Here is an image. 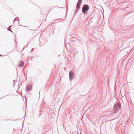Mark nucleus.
Instances as JSON below:
<instances>
[{
	"label": "nucleus",
	"mask_w": 134,
	"mask_h": 134,
	"mask_svg": "<svg viewBox=\"0 0 134 134\" xmlns=\"http://www.w3.org/2000/svg\"><path fill=\"white\" fill-rule=\"evenodd\" d=\"M89 9L88 5L86 4L84 5L82 7V11L84 14H86Z\"/></svg>",
	"instance_id": "obj_1"
},
{
	"label": "nucleus",
	"mask_w": 134,
	"mask_h": 134,
	"mask_svg": "<svg viewBox=\"0 0 134 134\" xmlns=\"http://www.w3.org/2000/svg\"><path fill=\"white\" fill-rule=\"evenodd\" d=\"M120 105L118 103L115 104L114 106V110L115 113H116L120 108Z\"/></svg>",
	"instance_id": "obj_2"
},
{
	"label": "nucleus",
	"mask_w": 134,
	"mask_h": 134,
	"mask_svg": "<svg viewBox=\"0 0 134 134\" xmlns=\"http://www.w3.org/2000/svg\"><path fill=\"white\" fill-rule=\"evenodd\" d=\"M82 0H79L76 6V8L74 12L75 14H76L78 12V10L79 9L80 5L81 3Z\"/></svg>",
	"instance_id": "obj_3"
},
{
	"label": "nucleus",
	"mask_w": 134,
	"mask_h": 134,
	"mask_svg": "<svg viewBox=\"0 0 134 134\" xmlns=\"http://www.w3.org/2000/svg\"><path fill=\"white\" fill-rule=\"evenodd\" d=\"M69 76L70 80L71 81L75 77L74 73L71 71L69 72Z\"/></svg>",
	"instance_id": "obj_4"
},
{
	"label": "nucleus",
	"mask_w": 134,
	"mask_h": 134,
	"mask_svg": "<svg viewBox=\"0 0 134 134\" xmlns=\"http://www.w3.org/2000/svg\"><path fill=\"white\" fill-rule=\"evenodd\" d=\"M32 88V86L31 85H27L26 87L27 91H29L31 90Z\"/></svg>",
	"instance_id": "obj_5"
},
{
	"label": "nucleus",
	"mask_w": 134,
	"mask_h": 134,
	"mask_svg": "<svg viewBox=\"0 0 134 134\" xmlns=\"http://www.w3.org/2000/svg\"><path fill=\"white\" fill-rule=\"evenodd\" d=\"M24 63L23 61H21L17 65V66L19 67H22L24 65Z\"/></svg>",
	"instance_id": "obj_6"
},
{
	"label": "nucleus",
	"mask_w": 134,
	"mask_h": 134,
	"mask_svg": "<svg viewBox=\"0 0 134 134\" xmlns=\"http://www.w3.org/2000/svg\"><path fill=\"white\" fill-rule=\"evenodd\" d=\"M15 20H16V21H18V20H18V17H16V18H15V19L13 21V23H14Z\"/></svg>",
	"instance_id": "obj_7"
},
{
	"label": "nucleus",
	"mask_w": 134,
	"mask_h": 134,
	"mask_svg": "<svg viewBox=\"0 0 134 134\" xmlns=\"http://www.w3.org/2000/svg\"><path fill=\"white\" fill-rule=\"evenodd\" d=\"M11 26H9L7 30H8L9 31L10 30V29H11L10 27Z\"/></svg>",
	"instance_id": "obj_8"
},
{
	"label": "nucleus",
	"mask_w": 134,
	"mask_h": 134,
	"mask_svg": "<svg viewBox=\"0 0 134 134\" xmlns=\"http://www.w3.org/2000/svg\"><path fill=\"white\" fill-rule=\"evenodd\" d=\"M15 80H13V82L14 83V84H13V85L14 86H14L15 85Z\"/></svg>",
	"instance_id": "obj_9"
},
{
	"label": "nucleus",
	"mask_w": 134,
	"mask_h": 134,
	"mask_svg": "<svg viewBox=\"0 0 134 134\" xmlns=\"http://www.w3.org/2000/svg\"><path fill=\"white\" fill-rule=\"evenodd\" d=\"M41 113H40V115H39V117H40L41 115Z\"/></svg>",
	"instance_id": "obj_10"
},
{
	"label": "nucleus",
	"mask_w": 134,
	"mask_h": 134,
	"mask_svg": "<svg viewBox=\"0 0 134 134\" xmlns=\"http://www.w3.org/2000/svg\"><path fill=\"white\" fill-rule=\"evenodd\" d=\"M9 31H11V32H12V33L13 32L12 31V30H11V29H10V30Z\"/></svg>",
	"instance_id": "obj_11"
},
{
	"label": "nucleus",
	"mask_w": 134,
	"mask_h": 134,
	"mask_svg": "<svg viewBox=\"0 0 134 134\" xmlns=\"http://www.w3.org/2000/svg\"><path fill=\"white\" fill-rule=\"evenodd\" d=\"M33 49H34V48H32V49H31V51H32L33 50Z\"/></svg>",
	"instance_id": "obj_12"
},
{
	"label": "nucleus",
	"mask_w": 134,
	"mask_h": 134,
	"mask_svg": "<svg viewBox=\"0 0 134 134\" xmlns=\"http://www.w3.org/2000/svg\"><path fill=\"white\" fill-rule=\"evenodd\" d=\"M14 41H15V42H16V41L15 40H14Z\"/></svg>",
	"instance_id": "obj_13"
},
{
	"label": "nucleus",
	"mask_w": 134,
	"mask_h": 134,
	"mask_svg": "<svg viewBox=\"0 0 134 134\" xmlns=\"http://www.w3.org/2000/svg\"><path fill=\"white\" fill-rule=\"evenodd\" d=\"M2 55L1 54H0V56H1Z\"/></svg>",
	"instance_id": "obj_14"
},
{
	"label": "nucleus",
	"mask_w": 134,
	"mask_h": 134,
	"mask_svg": "<svg viewBox=\"0 0 134 134\" xmlns=\"http://www.w3.org/2000/svg\"><path fill=\"white\" fill-rule=\"evenodd\" d=\"M3 97H1V98H0V99H1V98H3Z\"/></svg>",
	"instance_id": "obj_15"
},
{
	"label": "nucleus",
	"mask_w": 134,
	"mask_h": 134,
	"mask_svg": "<svg viewBox=\"0 0 134 134\" xmlns=\"http://www.w3.org/2000/svg\"><path fill=\"white\" fill-rule=\"evenodd\" d=\"M40 111V112H42V111Z\"/></svg>",
	"instance_id": "obj_16"
},
{
	"label": "nucleus",
	"mask_w": 134,
	"mask_h": 134,
	"mask_svg": "<svg viewBox=\"0 0 134 134\" xmlns=\"http://www.w3.org/2000/svg\"><path fill=\"white\" fill-rule=\"evenodd\" d=\"M24 47L23 49H24Z\"/></svg>",
	"instance_id": "obj_17"
},
{
	"label": "nucleus",
	"mask_w": 134,
	"mask_h": 134,
	"mask_svg": "<svg viewBox=\"0 0 134 134\" xmlns=\"http://www.w3.org/2000/svg\"><path fill=\"white\" fill-rule=\"evenodd\" d=\"M8 120H9V119H8Z\"/></svg>",
	"instance_id": "obj_18"
}]
</instances>
